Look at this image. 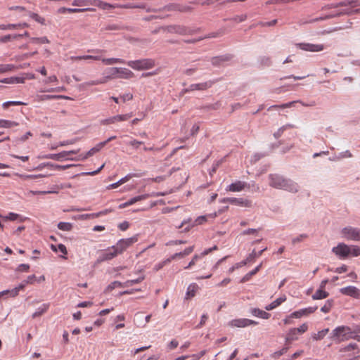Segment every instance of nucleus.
Returning a JSON list of instances; mask_svg holds the SVG:
<instances>
[{
  "instance_id": "nucleus-1",
  "label": "nucleus",
  "mask_w": 360,
  "mask_h": 360,
  "mask_svg": "<svg viewBox=\"0 0 360 360\" xmlns=\"http://www.w3.org/2000/svg\"><path fill=\"white\" fill-rule=\"evenodd\" d=\"M269 181V185L276 189H283L292 193L299 191L300 186L296 182L278 174H270Z\"/></svg>"
},
{
  "instance_id": "nucleus-2",
  "label": "nucleus",
  "mask_w": 360,
  "mask_h": 360,
  "mask_svg": "<svg viewBox=\"0 0 360 360\" xmlns=\"http://www.w3.org/2000/svg\"><path fill=\"white\" fill-rule=\"evenodd\" d=\"M352 328L348 326H342L335 328L330 334L329 338L338 342H340L352 339Z\"/></svg>"
},
{
  "instance_id": "nucleus-3",
  "label": "nucleus",
  "mask_w": 360,
  "mask_h": 360,
  "mask_svg": "<svg viewBox=\"0 0 360 360\" xmlns=\"http://www.w3.org/2000/svg\"><path fill=\"white\" fill-rule=\"evenodd\" d=\"M127 65L134 70H141L152 68L155 66V63L153 59L145 58L129 61Z\"/></svg>"
},
{
  "instance_id": "nucleus-4",
  "label": "nucleus",
  "mask_w": 360,
  "mask_h": 360,
  "mask_svg": "<svg viewBox=\"0 0 360 360\" xmlns=\"http://www.w3.org/2000/svg\"><path fill=\"white\" fill-rule=\"evenodd\" d=\"M341 234L347 240L360 241V229L346 226L341 230Z\"/></svg>"
},
{
  "instance_id": "nucleus-5",
  "label": "nucleus",
  "mask_w": 360,
  "mask_h": 360,
  "mask_svg": "<svg viewBox=\"0 0 360 360\" xmlns=\"http://www.w3.org/2000/svg\"><path fill=\"white\" fill-rule=\"evenodd\" d=\"M167 30L170 33H176L181 35L193 34L197 32V30L179 25H169L167 27Z\"/></svg>"
},
{
  "instance_id": "nucleus-6",
  "label": "nucleus",
  "mask_w": 360,
  "mask_h": 360,
  "mask_svg": "<svg viewBox=\"0 0 360 360\" xmlns=\"http://www.w3.org/2000/svg\"><path fill=\"white\" fill-rule=\"evenodd\" d=\"M332 252L340 259H345L349 257V245L343 243H338L337 246L333 248Z\"/></svg>"
},
{
  "instance_id": "nucleus-7",
  "label": "nucleus",
  "mask_w": 360,
  "mask_h": 360,
  "mask_svg": "<svg viewBox=\"0 0 360 360\" xmlns=\"http://www.w3.org/2000/svg\"><path fill=\"white\" fill-rule=\"evenodd\" d=\"M221 202H229L233 205L242 207H250L252 206V202L243 198H225L220 200Z\"/></svg>"
},
{
  "instance_id": "nucleus-8",
  "label": "nucleus",
  "mask_w": 360,
  "mask_h": 360,
  "mask_svg": "<svg viewBox=\"0 0 360 360\" xmlns=\"http://www.w3.org/2000/svg\"><path fill=\"white\" fill-rule=\"evenodd\" d=\"M296 46L300 49L306 51L317 52L323 51L324 46L323 44H314L309 43H299Z\"/></svg>"
},
{
  "instance_id": "nucleus-9",
  "label": "nucleus",
  "mask_w": 360,
  "mask_h": 360,
  "mask_svg": "<svg viewBox=\"0 0 360 360\" xmlns=\"http://www.w3.org/2000/svg\"><path fill=\"white\" fill-rule=\"evenodd\" d=\"M163 10L168 11H179V12H182V13H187V12L192 11L193 8L189 6L181 5L179 4H169L167 6H165L164 7Z\"/></svg>"
},
{
  "instance_id": "nucleus-10",
  "label": "nucleus",
  "mask_w": 360,
  "mask_h": 360,
  "mask_svg": "<svg viewBox=\"0 0 360 360\" xmlns=\"http://www.w3.org/2000/svg\"><path fill=\"white\" fill-rule=\"evenodd\" d=\"M340 292L345 295L352 297L355 299H360V290L355 286H347L340 289Z\"/></svg>"
},
{
  "instance_id": "nucleus-11",
  "label": "nucleus",
  "mask_w": 360,
  "mask_h": 360,
  "mask_svg": "<svg viewBox=\"0 0 360 360\" xmlns=\"http://www.w3.org/2000/svg\"><path fill=\"white\" fill-rule=\"evenodd\" d=\"M258 323L255 321L248 319H238L232 320L229 325L232 327L243 328L250 325H257Z\"/></svg>"
},
{
  "instance_id": "nucleus-12",
  "label": "nucleus",
  "mask_w": 360,
  "mask_h": 360,
  "mask_svg": "<svg viewBox=\"0 0 360 360\" xmlns=\"http://www.w3.org/2000/svg\"><path fill=\"white\" fill-rule=\"evenodd\" d=\"M132 114L128 113L125 115H115L107 119H105L101 121L102 124H110L112 123H115L116 122H122V121H126L129 120L130 117H131Z\"/></svg>"
},
{
  "instance_id": "nucleus-13",
  "label": "nucleus",
  "mask_w": 360,
  "mask_h": 360,
  "mask_svg": "<svg viewBox=\"0 0 360 360\" xmlns=\"http://www.w3.org/2000/svg\"><path fill=\"white\" fill-rule=\"evenodd\" d=\"M213 84H214V82L212 81H208V82L198 83V84H191L188 88L185 89L184 90V91L188 92V91H195V90H199V91L206 90V89L210 88Z\"/></svg>"
},
{
  "instance_id": "nucleus-14",
  "label": "nucleus",
  "mask_w": 360,
  "mask_h": 360,
  "mask_svg": "<svg viewBox=\"0 0 360 360\" xmlns=\"http://www.w3.org/2000/svg\"><path fill=\"white\" fill-rule=\"evenodd\" d=\"M117 252L114 249H108L105 252H102L97 258L96 262L101 263L105 261L110 260L117 256Z\"/></svg>"
},
{
  "instance_id": "nucleus-15",
  "label": "nucleus",
  "mask_w": 360,
  "mask_h": 360,
  "mask_svg": "<svg viewBox=\"0 0 360 360\" xmlns=\"http://www.w3.org/2000/svg\"><path fill=\"white\" fill-rule=\"evenodd\" d=\"M233 57V56L229 53L212 57L211 58V63L214 66H219L223 65L224 63L231 60Z\"/></svg>"
},
{
  "instance_id": "nucleus-16",
  "label": "nucleus",
  "mask_w": 360,
  "mask_h": 360,
  "mask_svg": "<svg viewBox=\"0 0 360 360\" xmlns=\"http://www.w3.org/2000/svg\"><path fill=\"white\" fill-rule=\"evenodd\" d=\"M317 309L318 307L316 306L304 308L299 311H294L290 315L289 318L299 319L303 316H307L310 314L314 313Z\"/></svg>"
},
{
  "instance_id": "nucleus-17",
  "label": "nucleus",
  "mask_w": 360,
  "mask_h": 360,
  "mask_svg": "<svg viewBox=\"0 0 360 360\" xmlns=\"http://www.w3.org/2000/svg\"><path fill=\"white\" fill-rule=\"evenodd\" d=\"M105 74H106V75L103 79H106V82L111 79L118 78L119 68H108L105 70Z\"/></svg>"
},
{
  "instance_id": "nucleus-18",
  "label": "nucleus",
  "mask_w": 360,
  "mask_h": 360,
  "mask_svg": "<svg viewBox=\"0 0 360 360\" xmlns=\"http://www.w3.org/2000/svg\"><path fill=\"white\" fill-rule=\"evenodd\" d=\"M246 186L247 184L245 182L238 181L235 183H232L231 184H230L227 190L233 192L240 191L243 190Z\"/></svg>"
},
{
  "instance_id": "nucleus-19",
  "label": "nucleus",
  "mask_w": 360,
  "mask_h": 360,
  "mask_svg": "<svg viewBox=\"0 0 360 360\" xmlns=\"http://www.w3.org/2000/svg\"><path fill=\"white\" fill-rule=\"evenodd\" d=\"M28 24L26 22L18 23V24H7V25H0V30H14L17 28H24L27 27Z\"/></svg>"
},
{
  "instance_id": "nucleus-20",
  "label": "nucleus",
  "mask_w": 360,
  "mask_h": 360,
  "mask_svg": "<svg viewBox=\"0 0 360 360\" xmlns=\"http://www.w3.org/2000/svg\"><path fill=\"white\" fill-rule=\"evenodd\" d=\"M286 297L285 295L280 297L275 300L274 302H272L271 304L266 305L265 307V309L267 311L272 310L275 309L276 307H278L281 303H283L284 301H285Z\"/></svg>"
},
{
  "instance_id": "nucleus-21",
  "label": "nucleus",
  "mask_w": 360,
  "mask_h": 360,
  "mask_svg": "<svg viewBox=\"0 0 360 360\" xmlns=\"http://www.w3.org/2000/svg\"><path fill=\"white\" fill-rule=\"evenodd\" d=\"M251 313L253 316L260 317L264 319H268L271 314L265 311L261 310L258 308H253L251 309Z\"/></svg>"
},
{
  "instance_id": "nucleus-22",
  "label": "nucleus",
  "mask_w": 360,
  "mask_h": 360,
  "mask_svg": "<svg viewBox=\"0 0 360 360\" xmlns=\"http://www.w3.org/2000/svg\"><path fill=\"white\" fill-rule=\"evenodd\" d=\"M134 77V73L129 69L119 68L118 78L130 79Z\"/></svg>"
},
{
  "instance_id": "nucleus-23",
  "label": "nucleus",
  "mask_w": 360,
  "mask_h": 360,
  "mask_svg": "<svg viewBox=\"0 0 360 360\" xmlns=\"http://www.w3.org/2000/svg\"><path fill=\"white\" fill-rule=\"evenodd\" d=\"M124 28V26L121 23L112 22V23H109V24L106 25L103 28V30H106V31H118V30H122Z\"/></svg>"
},
{
  "instance_id": "nucleus-24",
  "label": "nucleus",
  "mask_w": 360,
  "mask_h": 360,
  "mask_svg": "<svg viewBox=\"0 0 360 360\" xmlns=\"http://www.w3.org/2000/svg\"><path fill=\"white\" fill-rule=\"evenodd\" d=\"M44 158L47 159H52L57 161H61L63 159H68L67 153H64L63 151L57 154H48L46 155Z\"/></svg>"
},
{
  "instance_id": "nucleus-25",
  "label": "nucleus",
  "mask_w": 360,
  "mask_h": 360,
  "mask_svg": "<svg viewBox=\"0 0 360 360\" xmlns=\"http://www.w3.org/2000/svg\"><path fill=\"white\" fill-rule=\"evenodd\" d=\"M357 6V0H345L342 1L339 3H337L335 4L331 5V8H338L340 6Z\"/></svg>"
},
{
  "instance_id": "nucleus-26",
  "label": "nucleus",
  "mask_w": 360,
  "mask_h": 360,
  "mask_svg": "<svg viewBox=\"0 0 360 360\" xmlns=\"http://www.w3.org/2000/svg\"><path fill=\"white\" fill-rule=\"evenodd\" d=\"M328 295L329 293L328 292L323 290V289L319 288L312 295V299L314 300L325 299L328 297Z\"/></svg>"
},
{
  "instance_id": "nucleus-27",
  "label": "nucleus",
  "mask_w": 360,
  "mask_h": 360,
  "mask_svg": "<svg viewBox=\"0 0 360 360\" xmlns=\"http://www.w3.org/2000/svg\"><path fill=\"white\" fill-rule=\"evenodd\" d=\"M261 266H262V264H260L257 267H255L253 270H252L251 271H250L249 273L245 274L241 278L240 283H245V282L248 281L252 276L255 275L259 271Z\"/></svg>"
},
{
  "instance_id": "nucleus-28",
  "label": "nucleus",
  "mask_w": 360,
  "mask_h": 360,
  "mask_svg": "<svg viewBox=\"0 0 360 360\" xmlns=\"http://www.w3.org/2000/svg\"><path fill=\"white\" fill-rule=\"evenodd\" d=\"M194 250V246H190L186 248L184 251L177 252L172 255V259H176V257H184L186 255H190Z\"/></svg>"
},
{
  "instance_id": "nucleus-29",
  "label": "nucleus",
  "mask_w": 360,
  "mask_h": 360,
  "mask_svg": "<svg viewBox=\"0 0 360 360\" xmlns=\"http://www.w3.org/2000/svg\"><path fill=\"white\" fill-rule=\"evenodd\" d=\"M1 82L6 84H18V83H24L25 78L19 77H11L8 78H5L4 79L1 81Z\"/></svg>"
},
{
  "instance_id": "nucleus-30",
  "label": "nucleus",
  "mask_w": 360,
  "mask_h": 360,
  "mask_svg": "<svg viewBox=\"0 0 360 360\" xmlns=\"http://www.w3.org/2000/svg\"><path fill=\"white\" fill-rule=\"evenodd\" d=\"M124 239L120 240L115 245L112 247V249H114L116 251L117 255L122 253L126 249V245L124 244Z\"/></svg>"
},
{
  "instance_id": "nucleus-31",
  "label": "nucleus",
  "mask_w": 360,
  "mask_h": 360,
  "mask_svg": "<svg viewBox=\"0 0 360 360\" xmlns=\"http://www.w3.org/2000/svg\"><path fill=\"white\" fill-rule=\"evenodd\" d=\"M342 13H344L343 12H340V13H336V14L326 15L325 16H322V17H319V18L311 19V20H309V22L312 23V22H318V21H320V20H324L333 18H335V17H337V16H340Z\"/></svg>"
},
{
  "instance_id": "nucleus-32",
  "label": "nucleus",
  "mask_w": 360,
  "mask_h": 360,
  "mask_svg": "<svg viewBox=\"0 0 360 360\" xmlns=\"http://www.w3.org/2000/svg\"><path fill=\"white\" fill-rule=\"evenodd\" d=\"M102 62L105 65H112L114 63H124V60L120 58H103Z\"/></svg>"
},
{
  "instance_id": "nucleus-33",
  "label": "nucleus",
  "mask_w": 360,
  "mask_h": 360,
  "mask_svg": "<svg viewBox=\"0 0 360 360\" xmlns=\"http://www.w3.org/2000/svg\"><path fill=\"white\" fill-rule=\"evenodd\" d=\"M18 125V123L13 121L0 120V127L11 128Z\"/></svg>"
},
{
  "instance_id": "nucleus-34",
  "label": "nucleus",
  "mask_w": 360,
  "mask_h": 360,
  "mask_svg": "<svg viewBox=\"0 0 360 360\" xmlns=\"http://www.w3.org/2000/svg\"><path fill=\"white\" fill-rule=\"evenodd\" d=\"M349 257H358L360 255V248L357 245H349Z\"/></svg>"
},
{
  "instance_id": "nucleus-35",
  "label": "nucleus",
  "mask_w": 360,
  "mask_h": 360,
  "mask_svg": "<svg viewBox=\"0 0 360 360\" xmlns=\"http://www.w3.org/2000/svg\"><path fill=\"white\" fill-rule=\"evenodd\" d=\"M198 288V285L195 283L191 284L187 289L186 298L192 297L195 294V290Z\"/></svg>"
},
{
  "instance_id": "nucleus-36",
  "label": "nucleus",
  "mask_w": 360,
  "mask_h": 360,
  "mask_svg": "<svg viewBox=\"0 0 360 360\" xmlns=\"http://www.w3.org/2000/svg\"><path fill=\"white\" fill-rule=\"evenodd\" d=\"M298 334L299 333H297V332L295 328H291L287 335L286 341L291 342V341L297 340Z\"/></svg>"
},
{
  "instance_id": "nucleus-37",
  "label": "nucleus",
  "mask_w": 360,
  "mask_h": 360,
  "mask_svg": "<svg viewBox=\"0 0 360 360\" xmlns=\"http://www.w3.org/2000/svg\"><path fill=\"white\" fill-rule=\"evenodd\" d=\"M266 250V248H264L263 250H260L258 252H256L255 250H253V251L248 256L247 260L249 261V262L254 260L256 257H258L262 255L263 252H264Z\"/></svg>"
},
{
  "instance_id": "nucleus-38",
  "label": "nucleus",
  "mask_w": 360,
  "mask_h": 360,
  "mask_svg": "<svg viewBox=\"0 0 360 360\" xmlns=\"http://www.w3.org/2000/svg\"><path fill=\"white\" fill-rule=\"evenodd\" d=\"M293 126L290 124H286L285 126H283L281 127H280L277 131H276L274 134V136L275 137V139H278L281 136V135L283 134V131L288 129V128H292Z\"/></svg>"
},
{
  "instance_id": "nucleus-39",
  "label": "nucleus",
  "mask_w": 360,
  "mask_h": 360,
  "mask_svg": "<svg viewBox=\"0 0 360 360\" xmlns=\"http://www.w3.org/2000/svg\"><path fill=\"white\" fill-rule=\"evenodd\" d=\"M329 332L328 328L323 329L322 330L319 331L317 333L314 334L313 338L316 340H322Z\"/></svg>"
},
{
  "instance_id": "nucleus-40",
  "label": "nucleus",
  "mask_w": 360,
  "mask_h": 360,
  "mask_svg": "<svg viewBox=\"0 0 360 360\" xmlns=\"http://www.w3.org/2000/svg\"><path fill=\"white\" fill-rule=\"evenodd\" d=\"M148 197V194L138 195V196H136V197H134V198H131L130 200H129L127 201V202H128V205L129 206V205H131L134 204L135 202H136L138 201H140V200H145Z\"/></svg>"
},
{
  "instance_id": "nucleus-41",
  "label": "nucleus",
  "mask_w": 360,
  "mask_h": 360,
  "mask_svg": "<svg viewBox=\"0 0 360 360\" xmlns=\"http://www.w3.org/2000/svg\"><path fill=\"white\" fill-rule=\"evenodd\" d=\"M333 304V300H328L325 304L321 308V311L323 313H328Z\"/></svg>"
},
{
  "instance_id": "nucleus-42",
  "label": "nucleus",
  "mask_w": 360,
  "mask_h": 360,
  "mask_svg": "<svg viewBox=\"0 0 360 360\" xmlns=\"http://www.w3.org/2000/svg\"><path fill=\"white\" fill-rule=\"evenodd\" d=\"M58 228L62 231H69L72 229V225L69 222H59Z\"/></svg>"
},
{
  "instance_id": "nucleus-43",
  "label": "nucleus",
  "mask_w": 360,
  "mask_h": 360,
  "mask_svg": "<svg viewBox=\"0 0 360 360\" xmlns=\"http://www.w3.org/2000/svg\"><path fill=\"white\" fill-rule=\"evenodd\" d=\"M31 42L34 44H48L49 43V40L46 37H32L31 38Z\"/></svg>"
},
{
  "instance_id": "nucleus-44",
  "label": "nucleus",
  "mask_w": 360,
  "mask_h": 360,
  "mask_svg": "<svg viewBox=\"0 0 360 360\" xmlns=\"http://www.w3.org/2000/svg\"><path fill=\"white\" fill-rule=\"evenodd\" d=\"M29 15L30 18H32L36 22H37L41 25L45 24V19L44 18L39 16L38 14H37L35 13L30 12Z\"/></svg>"
},
{
  "instance_id": "nucleus-45",
  "label": "nucleus",
  "mask_w": 360,
  "mask_h": 360,
  "mask_svg": "<svg viewBox=\"0 0 360 360\" xmlns=\"http://www.w3.org/2000/svg\"><path fill=\"white\" fill-rule=\"evenodd\" d=\"M48 308L49 304H44L42 308H39L38 310L32 314V318L34 319L41 316V314L46 311Z\"/></svg>"
},
{
  "instance_id": "nucleus-46",
  "label": "nucleus",
  "mask_w": 360,
  "mask_h": 360,
  "mask_svg": "<svg viewBox=\"0 0 360 360\" xmlns=\"http://www.w3.org/2000/svg\"><path fill=\"white\" fill-rule=\"evenodd\" d=\"M51 249H52V250H53L55 252L59 250L60 252H61L64 255H67L68 254L67 248H66L65 245H64L63 244H59L58 245V248H56V247L55 245H51Z\"/></svg>"
},
{
  "instance_id": "nucleus-47",
  "label": "nucleus",
  "mask_w": 360,
  "mask_h": 360,
  "mask_svg": "<svg viewBox=\"0 0 360 360\" xmlns=\"http://www.w3.org/2000/svg\"><path fill=\"white\" fill-rule=\"evenodd\" d=\"M26 105V103L21 101H7L3 103L2 106L4 109L8 108L11 105Z\"/></svg>"
},
{
  "instance_id": "nucleus-48",
  "label": "nucleus",
  "mask_w": 360,
  "mask_h": 360,
  "mask_svg": "<svg viewBox=\"0 0 360 360\" xmlns=\"http://www.w3.org/2000/svg\"><path fill=\"white\" fill-rule=\"evenodd\" d=\"M14 68V65L11 64L0 65V73L11 71Z\"/></svg>"
},
{
  "instance_id": "nucleus-49",
  "label": "nucleus",
  "mask_w": 360,
  "mask_h": 360,
  "mask_svg": "<svg viewBox=\"0 0 360 360\" xmlns=\"http://www.w3.org/2000/svg\"><path fill=\"white\" fill-rule=\"evenodd\" d=\"M138 240L137 236H133L129 238L124 239V244L126 245V248L131 246L132 244Z\"/></svg>"
},
{
  "instance_id": "nucleus-50",
  "label": "nucleus",
  "mask_w": 360,
  "mask_h": 360,
  "mask_svg": "<svg viewBox=\"0 0 360 360\" xmlns=\"http://www.w3.org/2000/svg\"><path fill=\"white\" fill-rule=\"evenodd\" d=\"M202 256L200 255H195L192 258L191 261L188 263V266L185 267L186 269H190L193 266H194L196 262L201 258Z\"/></svg>"
},
{
  "instance_id": "nucleus-51",
  "label": "nucleus",
  "mask_w": 360,
  "mask_h": 360,
  "mask_svg": "<svg viewBox=\"0 0 360 360\" xmlns=\"http://www.w3.org/2000/svg\"><path fill=\"white\" fill-rule=\"evenodd\" d=\"M295 102H289V103H284V104H282V105H272L271 106L269 110L271 109V108H274V109H278V108H290L292 105V104L294 103Z\"/></svg>"
},
{
  "instance_id": "nucleus-52",
  "label": "nucleus",
  "mask_w": 360,
  "mask_h": 360,
  "mask_svg": "<svg viewBox=\"0 0 360 360\" xmlns=\"http://www.w3.org/2000/svg\"><path fill=\"white\" fill-rule=\"evenodd\" d=\"M288 350V347H285L282 348L281 350L275 352L272 354V356L274 357V358H278L279 356H281L283 354H285Z\"/></svg>"
},
{
  "instance_id": "nucleus-53",
  "label": "nucleus",
  "mask_w": 360,
  "mask_h": 360,
  "mask_svg": "<svg viewBox=\"0 0 360 360\" xmlns=\"http://www.w3.org/2000/svg\"><path fill=\"white\" fill-rule=\"evenodd\" d=\"M72 165H60L53 164V167H51V170L58 169V170H65L70 167H71Z\"/></svg>"
},
{
  "instance_id": "nucleus-54",
  "label": "nucleus",
  "mask_w": 360,
  "mask_h": 360,
  "mask_svg": "<svg viewBox=\"0 0 360 360\" xmlns=\"http://www.w3.org/2000/svg\"><path fill=\"white\" fill-rule=\"evenodd\" d=\"M117 287H122V283L120 282V281H114L112 283H111L107 288V290L108 291H111L113 289H115V288H117Z\"/></svg>"
},
{
  "instance_id": "nucleus-55",
  "label": "nucleus",
  "mask_w": 360,
  "mask_h": 360,
  "mask_svg": "<svg viewBox=\"0 0 360 360\" xmlns=\"http://www.w3.org/2000/svg\"><path fill=\"white\" fill-rule=\"evenodd\" d=\"M30 269V265L27 264H21L16 268V271L27 272Z\"/></svg>"
},
{
  "instance_id": "nucleus-56",
  "label": "nucleus",
  "mask_w": 360,
  "mask_h": 360,
  "mask_svg": "<svg viewBox=\"0 0 360 360\" xmlns=\"http://www.w3.org/2000/svg\"><path fill=\"white\" fill-rule=\"evenodd\" d=\"M356 347H357V345L356 343H350L347 346H346L345 347L342 349L340 351L341 352H349V351H352V350L356 349Z\"/></svg>"
},
{
  "instance_id": "nucleus-57",
  "label": "nucleus",
  "mask_w": 360,
  "mask_h": 360,
  "mask_svg": "<svg viewBox=\"0 0 360 360\" xmlns=\"http://www.w3.org/2000/svg\"><path fill=\"white\" fill-rule=\"evenodd\" d=\"M307 238V234H300V236H298L296 238H294L292 240V244H296L297 243H300L301 242L303 239Z\"/></svg>"
},
{
  "instance_id": "nucleus-58",
  "label": "nucleus",
  "mask_w": 360,
  "mask_h": 360,
  "mask_svg": "<svg viewBox=\"0 0 360 360\" xmlns=\"http://www.w3.org/2000/svg\"><path fill=\"white\" fill-rule=\"evenodd\" d=\"M295 328L296 329L297 333L302 334V333H304V332H306L307 330L308 326H307V323H303L300 327Z\"/></svg>"
},
{
  "instance_id": "nucleus-59",
  "label": "nucleus",
  "mask_w": 360,
  "mask_h": 360,
  "mask_svg": "<svg viewBox=\"0 0 360 360\" xmlns=\"http://www.w3.org/2000/svg\"><path fill=\"white\" fill-rule=\"evenodd\" d=\"M106 82V79H101L98 80H93L87 82V85L89 86H93V85H98L101 84H104Z\"/></svg>"
},
{
  "instance_id": "nucleus-60",
  "label": "nucleus",
  "mask_w": 360,
  "mask_h": 360,
  "mask_svg": "<svg viewBox=\"0 0 360 360\" xmlns=\"http://www.w3.org/2000/svg\"><path fill=\"white\" fill-rule=\"evenodd\" d=\"M46 167H49L51 170V167H53V163H51V162L41 163L39 165H38L36 168H34V169L41 170Z\"/></svg>"
},
{
  "instance_id": "nucleus-61",
  "label": "nucleus",
  "mask_w": 360,
  "mask_h": 360,
  "mask_svg": "<svg viewBox=\"0 0 360 360\" xmlns=\"http://www.w3.org/2000/svg\"><path fill=\"white\" fill-rule=\"evenodd\" d=\"M20 216L18 214H15V213H13V212H10L8 214V215H7L6 217H4V219L6 220L14 221V220H16Z\"/></svg>"
},
{
  "instance_id": "nucleus-62",
  "label": "nucleus",
  "mask_w": 360,
  "mask_h": 360,
  "mask_svg": "<svg viewBox=\"0 0 360 360\" xmlns=\"http://www.w3.org/2000/svg\"><path fill=\"white\" fill-rule=\"evenodd\" d=\"M246 18H247L246 15H237L230 20H233L234 22H243V21L245 20Z\"/></svg>"
},
{
  "instance_id": "nucleus-63",
  "label": "nucleus",
  "mask_w": 360,
  "mask_h": 360,
  "mask_svg": "<svg viewBox=\"0 0 360 360\" xmlns=\"http://www.w3.org/2000/svg\"><path fill=\"white\" fill-rule=\"evenodd\" d=\"M13 36L11 34L5 35L4 37H0V43H6L11 39H13Z\"/></svg>"
},
{
  "instance_id": "nucleus-64",
  "label": "nucleus",
  "mask_w": 360,
  "mask_h": 360,
  "mask_svg": "<svg viewBox=\"0 0 360 360\" xmlns=\"http://www.w3.org/2000/svg\"><path fill=\"white\" fill-rule=\"evenodd\" d=\"M143 143V142L137 141L136 139H134L129 143L130 146L134 147L135 148H138L139 146L142 145Z\"/></svg>"
}]
</instances>
